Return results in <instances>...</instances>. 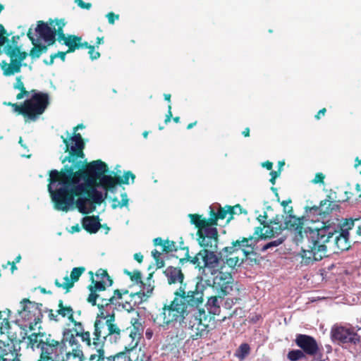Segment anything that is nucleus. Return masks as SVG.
<instances>
[{"label":"nucleus","instance_id":"obj_1","mask_svg":"<svg viewBox=\"0 0 361 361\" xmlns=\"http://www.w3.org/2000/svg\"><path fill=\"white\" fill-rule=\"evenodd\" d=\"M73 166L65 165L60 171H49L48 191L54 207L59 211L68 212L75 204L82 214H87L95 209V204L104 201L102 192L96 187H101L102 177L109 172L108 165L101 159L81 163Z\"/></svg>","mask_w":361,"mask_h":361},{"label":"nucleus","instance_id":"obj_2","mask_svg":"<svg viewBox=\"0 0 361 361\" xmlns=\"http://www.w3.org/2000/svg\"><path fill=\"white\" fill-rule=\"evenodd\" d=\"M91 283L87 286L90 294L87 298L88 303L92 306H97L99 313L97 314L94 322L92 331L93 345L97 346L105 342L108 336H114L115 339L120 338L121 329L114 324V314H104V308L113 305L115 308H121L123 296L129 293L128 289H115L112 290L110 287L114 281L109 275L107 271L99 269L94 278L92 271H89Z\"/></svg>","mask_w":361,"mask_h":361},{"label":"nucleus","instance_id":"obj_3","mask_svg":"<svg viewBox=\"0 0 361 361\" xmlns=\"http://www.w3.org/2000/svg\"><path fill=\"white\" fill-rule=\"evenodd\" d=\"M359 221V219H346L339 231L326 226L305 231L307 245L302 247V263L307 265L327 256L328 243H332V247L337 249L334 252L348 250L350 247L349 231Z\"/></svg>","mask_w":361,"mask_h":361},{"label":"nucleus","instance_id":"obj_4","mask_svg":"<svg viewBox=\"0 0 361 361\" xmlns=\"http://www.w3.org/2000/svg\"><path fill=\"white\" fill-rule=\"evenodd\" d=\"M261 224L263 227H255L253 235L248 237H240L233 241L231 246L224 247L222 253L231 254L241 250L243 255V259H247L251 255L255 254L256 245L259 240L274 238L286 229L284 228L285 224L283 225L282 222L264 221L261 222Z\"/></svg>","mask_w":361,"mask_h":361},{"label":"nucleus","instance_id":"obj_5","mask_svg":"<svg viewBox=\"0 0 361 361\" xmlns=\"http://www.w3.org/2000/svg\"><path fill=\"white\" fill-rule=\"evenodd\" d=\"M207 286L203 282L202 276H198L191 280H187L174 292L180 302L188 309L197 312L204 310L202 307L204 301V292Z\"/></svg>","mask_w":361,"mask_h":361},{"label":"nucleus","instance_id":"obj_6","mask_svg":"<svg viewBox=\"0 0 361 361\" xmlns=\"http://www.w3.org/2000/svg\"><path fill=\"white\" fill-rule=\"evenodd\" d=\"M188 217L190 223L197 228V241L203 249L217 250L219 243V232L216 227L204 222L202 215L198 214H190Z\"/></svg>","mask_w":361,"mask_h":361},{"label":"nucleus","instance_id":"obj_7","mask_svg":"<svg viewBox=\"0 0 361 361\" xmlns=\"http://www.w3.org/2000/svg\"><path fill=\"white\" fill-rule=\"evenodd\" d=\"M234 283L231 274L220 271L213 279L212 288L216 290L217 295L210 296L206 304L208 310L207 314L213 316L218 314L220 306L219 298H223L233 290Z\"/></svg>","mask_w":361,"mask_h":361},{"label":"nucleus","instance_id":"obj_8","mask_svg":"<svg viewBox=\"0 0 361 361\" xmlns=\"http://www.w3.org/2000/svg\"><path fill=\"white\" fill-rule=\"evenodd\" d=\"M190 311L174 295L173 300L169 305L165 304L159 313L152 315V319L155 324L165 327L173 322H183Z\"/></svg>","mask_w":361,"mask_h":361},{"label":"nucleus","instance_id":"obj_9","mask_svg":"<svg viewBox=\"0 0 361 361\" xmlns=\"http://www.w3.org/2000/svg\"><path fill=\"white\" fill-rule=\"evenodd\" d=\"M28 344L32 348L40 349V356L37 361L54 359L51 355L57 354L61 342L55 340L51 334L45 332L32 333L27 336Z\"/></svg>","mask_w":361,"mask_h":361},{"label":"nucleus","instance_id":"obj_10","mask_svg":"<svg viewBox=\"0 0 361 361\" xmlns=\"http://www.w3.org/2000/svg\"><path fill=\"white\" fill-rule=\"evenodd\" d=\"M30 92L32 96L25 101V121H35L50 104L48 93L38 92L37 90H32Z\"/></svg>","mask_w":361,"mask_h":361},{"label":"nucleus","instance_id":"obj_11","mask_svg":"<svg viewBox=\"0 0 361 361\" xmlns=\"http://www.w3.org/2000/svg\"><path fill=\"white\" fill-rule=\"evenodd\" d=\"M30 92L32 96L25 101V121H35L50 104L48 93L38 92L37 90H32Z\"/></svg>","mask_w":361,"mask_h":361},{"label":"nucleus","instance_id":"obj_12","mask_svg":"<svg viewBox=\"0 0 361 361\" xmlns=\"http://www.w3.org/2000/svg\"><path fill=\"white\" fill-rule=\"evenodd\" d=\"M214 324V317L207 314L204 310H199L192 314V319L188 324L190 338L192 341L202 339L207 336L212 329L210 323Z\"/></svg>","mask_w":361,"mask_h":361},{"label":"nucleus","instance_id":"obj_13","mask_svg":"<svg viewBox=\"0 0 361 361\" xmlns=\"http://www.w3.org/2000/svg\"><path fill=\"white\" fill-rule=\"evenodd\" d=\"M61 138L65 144L64 152L68 153V156L62 160V163L68 161L71 163L70 166H76L78 162H80L81 168H82L85 164L80 160H77L78 158L82 159L85 157L83 150L85 144L80 133L74 132L73 135L66 137L61 135Z\"/></svg>","mask_w":361,"mask_h":361},{"label":"nucleus","instance_id":"obj_14","mask_svg":"<svg viewBox=\"0 0 361 361\" xmlns=\"http://www.w3.org/2000/svg\"><path fill=\"white\" fill-rule=\"evenodd\" d=\"M224 248L218 253L216 254L217 250H208V249H202V252L203 254V267L204 269L206 268L212 269L213 271L217 269L219 267L220 261L225 260V263L231 268H234L238 264H240V258L238 256L230 257V255H234L238 251L228 254V253H221L223 252Z\"/></svg>","mask_w":361,"mask_h":361},{"label":"nucleus","instance_id":"obj_15","mask_svg":"<svg viewBox=\"0 0 361 361\" xmlns=\"http://www.w3.org/2000/svg\"><path fill=\"white\" fill-rule=\"evenodd\" d=\"M58 314L62 317H67L68 321L74 325L73 331L76 332L81 341L87 346L93 345L92 337L90 336V331H86L82 322H78L74 318V310L70 305H65L62 300H59L58 302Z\"/></svg>","mask_w":361,"mask_h":361},{"label":"nucleus","instance_id":"obj_16","mask_svg":"<svg viewBox=\"0 0 361 361\" xmlns=\"http://www.w3.org/2000/svg\"><path fill=\"white\" fill-rule=\"evenodd\" d=\"M21 310H18V314L25 321L29 322V329H35V326L41 322L43 317L41 307L42 304L30 301L24 298L20 302Z\"/></svg>","mask_w":361,"mask_h":361},{"label":"nucleus","instance_id":"obj_17","mask_svg":"<svg viewBox=\"0 0 361 361\" xmlns=\"http://www.w3.org/2000/svg\"><path fill=\"white\" fill-rule=\"evenodd\" d=\"M35 32L37 36L36 39L38 42L44 41L48 43V45H53L56 41L54 20L51 18L49 19L47 23L43 20H38Z\"/></svg>","mask_w":361,"mask_h":361},{"label":"nucleus","instance_id":"obj_18","mask_svg":"<svg viewBox=\"0 0 361 361\" xmlns=\"http://www.w3.org/2000/svg\"><path fill=\"white\" fill-rule=\"evenodd\" d=\"M331 336L334 340L342 343L356 345L360 341V335L353 327L335 326L331 330Z\"/></svg>","mask_w":361,"mask_h":361},{"label":"nucleus","instance_id":"obj_19","mask_svg":"<svg viewBox=\"0 0 361 361\" xmlns=\"http://www.w3.org/2000/svg\"><path fill=\"white\" fill-rule=\"evenodd\" d=\"M129 178L131 179L132 183H134L135 176L130 171L124 172L123 176L106 175L104 173L102 177L100 184L102 185V188L107 191L114 192L117 185L129 183Z\"/></svg>","mask_w":361,"mask_h":361},{"label":"nucleus","instance_id":"obj_20","mask_svg":"<svg viewBox=\"0 0 361 361\" xmlns=\"http://www.w3.org/2000/svg\"><path fill=\"white\" fill-rule=\"evenodd\" d=\"M295 343L307 355L317 357L320 348L315 338L307 334H297Z\"/></svg>","mask_w":361,"mask_h":361},{"label":"nucleus","instance_id":"obj_21","mask_svg":"<svg viewBox=\"0 0 361 361\" xmlns=\"http://www.w3.org/2000/svg\"><path fill=\"white\" fill-rule=\"evenodd\" d=\"M327 197L328 199L322 200L319 206H313L307 208L308 215H317L324 219L334 211L338 210L340 207L338 204L335 201H331L329 195H328Z\"/></svg>","mask_w":361,"mask_h":361},{"label":"nucleus","instance_id":"obj_22","mask_svg":"<svg viewBox=\"0 0 361 361\" xmlns=\"http://www.w3.org/2000/svg\"><path fill=\"white\" fill-rule=\"evenodd\" d=\"M28 54L25 51H20L17 57L13 60H11L10 63H8L6 61H2L0 63V67L3 71L4 76H11L15 73H20L21 67L26 66V63H23V61L27 58Z\"/></svg>","mask_w":361,"mask_h":361},{"label":"nucleus","instance_id":"obj_23","mask_svg":"<svg viewBox=\"0 0 361 361\" xmlns=\"http://www.w3.org/2000/svg\"><path fill=\"white\" fill-rule=\"evenodd\" d=\"M284 224V228L294 232L295 242L298 243L303 240V221L301 218L296 217L295 215H287Z\"/></svg>","mask_w":361,"mask_h":361},{"label":"nucleus","instance_id":"obj_24","mask_svg":"<svg viewBox=\"0 0 361 361\" xmlns=\"http://www.w3.org/2000/svg\"><path fill=\"white\" fill-rule=\"evenodd\" d=\"M129 299L123 298L122 300L121 308L130 312L134 310L135 307L140 305L144 301H146L149 297V295L145 292L140 290L136 293H128Z\"/></svg>","mask_w":361,"mask_h":361},{"label":"nucleus","instance_id":"obj_25","mask_svg":"<svg viewBox=\"0 0 361 361\" xmlns=\"http://www.w3.org/2000/svg\"><path fill=\"white\" fill-rule=\"evenodd\" d=\"M85 268L84 267H75L72 269L70 277L66 276L63 278L64 282L61 283L59 279L54 281V284L57 288H61L66 290V293H68L77 282L80 276L85 272Z\"/></svg>","mask_w":361,"mask_h":361},{"label":"nucleus","instance_id":"obj_26","mask_svg":"<svg viewBox=\"0 0 361 361\" xmlns=\"http://www.w3.org/2000/svg\"><path fill=\"white\" fill-rule=\"evenodd\" d=\"M209 217L205 218L202 216V220L204 222L214 226H217V221L219 219H224L228 215V212L229 210L226 209V206L224 207H221V205L216 204V206L209 207Z\"/></svg>","mask_w":361,"mask_h":361},{"label":"nucleus","instance_id":"obj_27","mask_svg":"<svg viewBox=\"0 0 361 361\" xmlns=\"http://www.w3.org/2000/svg\"><path fill=\"white\" fill-rule=\"evenodd\" d=\"M104 343V342L97 346L93 345L98 348H97L95 353L90 355V360H94V361H125V353H119L114 355L106 357L104 350L102 348Z\"/></svg>","mask_w":361,"mask_h":361},{"label":"nucleus","instance_id":"obj_28","mask_svg":"<svg viewBox=\"0 0 361 361\" xmlns=\"http://www.w3.org/2000/svg\"><path fill=\"white\" fill-rule=\"evenodd\" d=\"M63 338L61 342V345L64 342H68L69 345L72 348L73 353L75 357H80V354L82 355V352L80 350V345L77 339L76 332H74L73 330L66 329L63 331Z\"/></svg>","mask_w":361,"mask_h":361},{"label":"nucleus","instance_id":"obj_29","mask_svg":"<svg viewBox=\"0 0 361 361\" xmlns=\"http://www.w3.org/2000/svg\"><path fill=\"white\" fill-rule=\"evenodd\" d=\"M132 326L127 328L126 330H121V333H128L129 336L132 338L131 348H133L137 346L138 341L141 337L143 329L142 328L141 323L137 318H133L130 321Z\"/></svg>","mask_w":361,"mask_h":361},{"label":"nucleus","instance_id":"obj_30","mask_svg":"<svg viewBox=\"0 0 361 361\" xmlns=\"http://www.w3.org/2000/svg\"><path fill=\"white\" fill-rule=\"evenodd\" d=\"M0 361H20L14 345L0 341Z\"/></svg>","mask_w":361,"mask_h":361},{"label":"nucleus","instance_id":"obj_31","mask_svg":"<svg viewBox=\"0 0 361 361\" xmlns=\"http://www.w3.org/2000/svg\"><path fill=\"white\" fill-rule=\"evenodd\" d=\"M81 224L82 228L90 234L96 233L102 226L98 215L86 216L82 219Z\"/></svg>","mask_w":361,"mask_h":361},{"label":"nucleus","instance_id":"obj_32","mask_svg":"<svg viewBox=\"0 0 361 361\" xmlns=\"http://www.w3.org/2000/svg\"><path fill=\"white\" fill-rule=\"evenodd\" d=\"M164 274L167 278L169 284H174L180 283V286L184 283V274L179 267H167Z\"/></svg>","mask_w":361,"mask_h":361},{"label":"nucleus","instance_id":"obj_33","mask_svg":"<svg viewBox=\"0 0 361 361\" xmlns=\"http://www.w3.org/2000/svg\"><path fill=\"white\" fill-rule=\"evenodd\" d=\"M153 243L154 246H161L162 252L165 253H170L173 251H177L178 250L176 242L169 240H164L160 237L154 238L153 240Z\"/></svg>","mask_w":361,"mask_h":361},{"label":"nucleus","instance_id":"obj_34","mask_svg":"<svg viewBox=\"0 0 361 361\" xmlns=\"http://www.w3.org/2000/svg\"><path fill=\"white\" fill-rule=\"evenodd\" d=\"M27 36L28 39L30 40L33 47L30 49L29 55L32 59H36L40 57L42 54L41 53L40 49L38 46V40L34 37V35L32 31V28H30L27 31Z\"/></svg>","mask_w":361,"mask_h":361},{"label":"nucleus","instance_id":"obj_35","mask_svg":"<svg viewBox=\"0 0 361 361\" xmlns=\"http://www.w3.org/2000/svg\"><path fill=\"white\" fill-rule=\"evenodd\" d=\"M187 249V252L185 254V257L180 259V262H183V260L186 259L187 261H190L192 264H195L196 267H198L200 270L202 269V274L204 273V268L203 267V254L202 252V250L197 253L194 257H190L188 253V248L185 247Z\"/></svg>","mask_w":361,"mask_h":361},{"label":"nucleus","instance_id":"obj_36","mask_svg":"<svg viewBox=\"0 0 361 361\" xmlns=\"http://www.w3.org/2000/svg\"><path fill=\"white\" fill-rule=\"evenodd\" d=\"M82 41V37L75 35H69L66 40H65V45L68 47L67 52L72 53L74 52L76 49H79L78 42Z\"/></svg>","mask_w":361,"mask_h":361},{"label":"nucleus","instance_id":"obj_37","mask_svg":"<svg viewBox=\"0 0 361 361\" xmlns=\"http://www.w3.org/2000/svg\"><path fill=\"white\" fill-rule=\"evenodd\" d=\"M22 75H19L16 78V82L13 84V88L15 90H20V92L16 95V99L18 100L22 99L25 97H28L30 94V92H28L22 80Z\"/></svg>","mask_w":361,"mask_h":361},{"label":"nucleus","instance_id":"obj_38","mask_svg":"<svg viewBox=\"0 0 361 361\" xmlns=\"http://www.w3.org/2000/svg\"><path fill=\"white\" fill-rule=\"evenodd\" d=\"M10 310H8V313L6 312L0 311V333L9 334L10 322L8 320Z\"/></svg>","mask_w":361,"mask_h":361},{"label":"nucleus","instance_id":"obj_39","mask_svg":"<svg viewBox=\"0 0 361 361\" xmlns=\"http://www.w3.org/2000/svg\"><path fill=\"white\" fill-rule=\"evenodd\" d=\"M226 209L227 210H229L228 212V214L229 215L228 218V221H231V219H233V216L235 214H247V212L246 209H243L240 204H235V206H229V205H226Z\"/></svg>","mask_w":361,"mask_h":361},{"label":"nucleus","instance_id":"obj_40","mask_svg":"<svg viewBox=\"0 0 361 361\" xmlns=\"http://www.w3.org/2000/svg\"><path fill=\"white\" fill-rule=\"evenodd\" d=\"M129 200L128 198V195L126 192H123L121 194V201H118L117 197H114L112 199V209H115L118 207L122 208L123 207H127L128 205Z\"/></svg>","mask_w":361,"mask_h":361},{"label":"nucleus","instance_id":"obj_41","mask_svg":"<svg viewBox=\"0 0 361 361\" xmlns=\"http://www.w3.org/2000/svg\"><path fill=\"white\" fill-rule=\"evenodd\" d=\"M20 51V48L18 45H10L7 44L5 47V53L10 57L11 61L16 59Z\"/></svg>","mask_w":361,"mask_h":361},{"label":"nucleus","instance_id":"obj_42","mask_svg":"<svg viewBox=\"0 0 361 361\" xmlns=\"http://www.w3.org/2000/svg\"><path fill=\"white\" fill-rule=\"evenodd\" d=\"M306 355L302 350H291L288 353L287 357L290 361H298L305 358Z\"/></svg>","mask_w":361,"mask_h":361},{"label":"nucleus","instance_id":"obj_43","mask_svg":"<svg viewBox=\"0 0 361 361\" xmlns=\"http://www.w3.org/2000/svg\"><path fill=\"white\" fill-rule=\"evenodd\" d=\"M124 273L128 275L130 280L133 281L136 284H143L142 281V274L141 272L138 270H135L133 271H130L127 269L124 270Z\"/></svg>","mask_w":361,"mask_h":361},{"label":"nucleus","instance_id":"obj_44","mask_svg":"<svg viewBox=\"0 0 361 361\" xmlns=\"http://www.w3.org/2000/svg\"><path fill=\"white\" fill-rule=\"evenodd\" d=\"M284 240H285V237L279 238L276 240H272V241L265 244L262 247V250L266 251L268 249H270V248H272L274 247H277V246L280 245L281 244H282L284 242Z\"/></svg>","mask_w":361,"mask_h":361},{"label":"nucleus","instance_id":"obj_45","mask_svg":"<svg viewBox=\"0 0 361 361\" xmlns=\"http://www.w3.org/2000/svg\"><path fill=\"white\" fill-rule=\"evenodd\" d=\"M152 255L156 262L157 268L160 269L164 267L165 263L164 261L161 258V252L154 249L152 251Z\"/></svg>","mask_w":361,"mask_h":361},{"label":"nucleus","instance_id":"obj_46","mask_svg":"<svg viewBox=\"0 0 361 361\" xmlns=\"http://www.w3.org/2000/svg\"><path fill=\"white\" fill-rule=\"evenodd\" d=\"M250 348L248 344L243 343L239 347V351L240 355H239V357L244 358L246 355L250 353Z\"/></svg>","mask_w":361,"mask_h":361},{"label":"nucleus","instance_id":"obj_47","mask_svg":"<svg viewBox=\"0 0 361 361\" xmlns=\"http://www.w3.org/2000/svg\"><path fill=\"white\" fill-rule=\"evenodd\" d=\"M12 107L13 111L18 113V114L22 115L23 117L25 116V102L22 104L14 103Z\"/></svg>","mask_w":361,"mask_h":361},{"label":"nucleus","instance_id":"obj_48","mask_svg":"<svg viewBox=\"0 0 361 361\" xmlns=\"http://www.w3.org/2000/svg\"><path fill=\"white\" fill-rule=\"evenodd\" d=\"M88 49H89L88 54L90 55V58L92 60H96L100 57V53L97 51H95L94 45H91Z\"/></svg>","mask_w":361,"mask_h":361},{"label":"nucleus","instance_id":"obj_49","mask_svg":"<svg viewBox=\"0 0 361 361\" xmlns=\"http://www.w3.org/2000/svg\"><path fill=\"white\" fill-rule=\"evenodd\" d=\"M324 178L325 176L322 173L319 172L315 174L314 178L312 180V182L314 184L324 183Z\"/></svg>","mask_w":361,"mask_h":361},{"label":"nucleus","instance_id":"obj_50","mask_svg":"<svg viewBox=\"0 0 361 361\" xmlns=\"http://www.w3.org/2000/svg\"><path fill=\"white\" fill-rule=\"evenodd\" d=\"M54 20V27L56 25L57 28H56V30H63V27L66 25V22L64 19H58L56 18Z\"/></svg>","mask_w":361,"mask_h":361},{"label":"nucleus","instance_id":"obj_51","mask_svg":"<svg viewBox=\"0 0 361 361\" xmlns=\"http://www.w3.org/2000/svg\"><path fill=\"white\" fill-rule=\"evenodd\" d=\"M75 3L81 8L89 10L92 8L91 3H85L82 0H75Z\"/></svg>","mask_w":361,"mask_h":361},{"label":"nucleus","instance_id":"obj_52","mask_svg":"<svg viewBox=\"0 0 361 361\" xmlns=\"http://www.w3.org/2000/svg\"><path fill=\"white\" fill-rule=\"evenodd\" d=\"M106 18H108L109 23L113 25L114 24L115 20L119 18V15L115 14L113 12H109L107 13Z\"/></svg>","mask_w":361,"mask_h":361},{"label":"nucleus","instance_id":"obj_53","mask_svg":"<svg viewBox=\"0 0 361 361\" xmlns=\"http://www.w3.org/2000/svg\"><path fill=\"white\" fill-rule=\"evenodd\" d=\"M56 36L57 35L56 40L59 42L63 41V44H65V40H66L67 37L63 33V30H56Z\"/></svg>","mask_w":361,"mask_h":361},{"label":"nucleus","instance_id":"obj_54","mask_svg":"<svg viewBox=\"0 0 361 361\" xmlns=\"http://www.w3.org/2000/svg\"><path fill=\"white\" fill-rule=\"evenodd\" d=\"M59 314H58V313H54V311L52 310H50L49 311V314H48V317L49 318L50 320H53V321H55V322H59Z\"/></svg>","mask_w":361,"mask_h":361},{"label":"nucleus","instance_id":"obj_55","mask_svg":"<svg viewBox=\"0 0 361 361\" xmlns=\"http://www.w3.org/2000/svg\"><path fill=\"white\" fill-rule=\"evenodd\" d=\"M172 112H171V105H169L168 106V113L166 115V118H165V123H168L169 122H170L171 118H172Z\"/></svg>","mask_w":361,"mask_h":361},{"label":"nucleus","instance_id":"obj_56","mask_svg":"<svg viewBox=\"0 0 361 361\" xmlns=\"http://www.w3.org/2000/svg\"><path fill=\"white\" fill-rule=\"evenodd\" d=\"M68 52L66 51H58L57 53L53 54L54 55H56V58L59 57L63 61L66 59V55Z\"/></svg>","mask_w":361,"mask_h":361},{"label":"nucleus","instance_id":"obj_57","mask_svg":"<svg viewBox=\"0 0 361 361\" xmlns=\"http://www.w3.org/2000/svg\"><path fill=\"white\" fill-rule=\"evenodd\" d=\"M326 112V108H323V109H320L317 112V114L315 115V118L317 120H319L322 116H324L325 115Z\"/></svg>","mask_w":361,"mask_h":361},{"label":"nucleus","instance_id":"obj_58","mask_svg":"<svg viewBox=\"0 0 361 361\" xmlns=\"http://www.w3.org/2000/svg\"><path fill=\"white\" fill-rule=\"evenodd\" d=\"M38 46L40 49V51H41V53L42 54H44V53H46L48 50V47L50 46V45H48V43H47V44H42L41 43H39V42H38Z\"/></svg>","mask_w":361,"mask_h":361},{"label":"nucleus","instance_id":"obj_59","mask_svg":"<svg viewBox=\"0 0 361 361\" xmlns=\"http://www.w3.org/2000/svg\"><path fill=\"white\" fill-rule=\"evenodd\" d=\"M133 257L135 260H136L139 263H141L143 260V255L140 252H137L134 254Z\"/></svg>","mask_w":361,"mask_h":361},{"label":"nucleus","instance_id":"obj_60","mask_svg":"<svg viewBox=\"0 0 361 361\" xmlns=\"http://www.w3.org/2000/svg\"><path fill=\"white\" fill-rule=\"evenodd\" d=\"M56 59V55H54V54H51L50 56V59L49 61H47L46 59H44L43 61V62L46 64V65H48V66H51L53 63H54V59Z\"/></svg>","mask_w":361,"mask_h":361},{"label":"nucleus","instance_id":"obj_61","mask_svg":"<svg viewBox=\"0 0 361 361\" xmlns=\"http://www.w3.org/2000/svg\"><path fill=\"white\" fill-rule=\"evenodd\" d=\"M262 165L263 167L266 168L267 170H269V171H271L273 167V163L269 161H267L262 163Z\"/></svg>","mask_w":361,"mask_h":361},{"label":"nucleus","instance_id":"obj_62","mask_svg":"<svg viewBox=\"0 0 361 361\" xmlns=\"http://www.w3.org/2000/svg\"><path fill=\"white\" fill-rule=\"evenodd\" d=\"M281 174V169H279L277 171H271L270 172V176L272 178H276L278 176H279Z\"/></svg>","mask_w":361,"mask_h":361},{"label":"nucleus","instance_id":"obj_63","mask_svg":"<svg viewBox=\"0 0 361 361\" xmlns=\"http://www.w3.org/2000/svg\"><path fill=\"white\" fill-rule=\"evenodd\" d=\"M80 230H81V228L79 226V224H75L71 227V233H73L79 232V231H80Z\"/></svg>","mask_w":361,"mask_h":361},{"label":"nucleus","instance_id":"obj_64","mask_svg":"<svg viewBox=\"0 0 361 361\" xmlns=\"http://www.w3.org/2000/svg\"><path fill=\"white\" fill-rule=\"evenodd\" d=\"M78 46H79V49H80V48L89 49V47L91 45L89 44L87 42H82V41H80V42H78Z\"/></svg>","mask_w":361,"mask_h":361}]
</instances>
